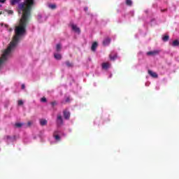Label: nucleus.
<instances>
[{
	"mask_svg": "<svg viewBox=\"0 0 179 179\" xmlns=\"http://www.w3.org/2000/svg\"><path fill=\"white\" fill-rule=\"evenodd\" d=\"M61 48H62L61 44H57L56 45V51H61Z\"/></svg>",
	"mask_w": 179,
	"mask_h": 179,
	"instance_id": "4468645a",
	"label": "nucleus"
},
{
	"mask_svg": "<svg viewBox=\"0 0 179 179\" xmlns=\"http://www.w3.org/2000/svg\"><path fill=\"white\" fill-rule=\"evenodd\" d=\"M10 31H12V29H10Z\"/></svg>",
	"mask_w": 179,
	"mask_h": 179,
	"instance_id": "2f4dec72",
	"label": "nucleus"
},
{
	"mask_svg": "<svg viewBox=\"0 0 179 179\" xmlns=\"http://www.w3.org/2000/svg\"><path fill=\"white\" fill-rule=\"evenodd\" d=\"M54 57L55 59H61L62 58V56L59 53H55Z\"/></svg>",
	"mask_w": 179,
	"mask_h": 179,
	"instance_id": "6e6552de",
	"label": "nucleus"
},
{
	"mask_svg": "<svg viewBox=\"0 0 179 179\" xmlns=\"http://www.w3.org/2000/svg\"><path fill=\"white\" fill-rule=\"evenodd\" d=\"M66 101H68V99L66 100Z\"/></svg>",
	"mask_w": 179,
	"mask_h": 179,
	"instance_id": "72a5a7b5",
	"label": "nucleus"
},
{
	"mask_svg": "<svg viewBox=\"0 0 179 179\" xmlns=\"http://www.w3.org/2000/svg\"><path fill=\"white\" fill-rule=\"evenodd\" d=\"M110 67V64L109 63H103L102 64V68L103 69H107Z\"/></svg>",
	"mask_w": 179,
	"mask_h": 179,
	"instance_id": "1a4fd4ad",
	"label": "nucleus"
},
{
	"mask_svg": "<svg viewBox=\"0 0 179 179\" xmlns=\"http://www.w3.org/2000/svg\"><path fill=\"white\" fill-rule=\"evenodd\" d=\"M148 73H149V75H150V76H152V78H157V73L153 72L152 71L149 70V71H148Z\"/></svg>",
	"mask_w": 179,
	"mask_h": 179,
	"instance_id": "423d86ee",
	"label": "nucleus"
},
{
	"mask_svg": "<svg viewBox=\"0 0 179 179\" xmlns=\"http://www.w3.org/2000/svg\"><path fill=\"white\" fill-rule=\"evenodd\" d=\"M24 103L22 100H19L18 101V106H23Z\"/></svg>",
	"mask_w": 179,
	"mask_h": 179,
	"instance_id": "6ab92c4d",
	"label": "nucleus"
},
{
	"mask_svg": "<svg viewBox=\"0 0 179 179\" xmlns=\"http://www.w3.org/2000/svg\"><path fill=\"white\" fill-rule=\"evenodd\" d=\"M40 124L42 127H44V125H47V120L45 119H41Z\"/></svg>",
	"mask_w": 179,
	"mask_h": 179,
	"instance_id": "0eeeda50",
	"label": "nucleus"
},
{
	"mask_svg": "<svg viewBox=\"0 0 179 179\" xmlns=\"http://www.w3.org/2000/svg\"><path fill=\"white\" fill-rule=\"evenodd\" d=\"M20 1V0H11L10 3H11V5H16V3H19Z\"/></svg>",
	"mask_w": 179,
	"mask_h": 179,
	"instance_id": "f8f14e48",
	"label": "nucleus"
},
{
	"mask_svg": "<svg viewBox=\"0 0 179 179\" xmlns=\"http://www.w3.org/2000/svg\"><path fill=\"white\" fill-rule=\"evenodd\" d=\"M39 19H41V15H38Z\"/></svg>",
	"mask_w": 179,
	"mask_h": 179,
	"instance_id": "c85d7f7f",
	"label": "nucleus"
},
{
	"mask_svg": "<svg viewBox=\"0 0 179 179\" xmlns=\"http://www.w3.org/2000/svg\"><path fill=\"white\" fill-rule=\"evenodd\" d=\"M25 2H34V0H26Z\"/></svg>",
	"mask_w": 179,
	"mask_h": 179,
	"instance_id": "a878e982",
	"label": "nucleus"
},
{
	"mask_svg": "<svg viewBox=\"0 0 179 179\" xmlns=\"http://www.w3.org/2000/svg\"><path fill=\"white\" fill-rule=\"evenodd\" d=\"M96 48H97V43L94 42L92 45L91 50L92 51H96Z\"/></svg>",
	"mask_w": 179,
	"mask_h": 179,
	"instance_id": "9d476101",
	"label": "nucleus"
},
{
	"mask_svg": "<svg viewBox=\"0 0 179 179\" xmlns=\"http://www.w3.org/2000/svg\"><path fill=\"white\" fill-rule=\"evenodd\" d=\"M64 118L66 120H69V117H71V113H69V112L65 110V111H64Z\"/></svg>",
	"mask_w": 179,
	"mask_h": 179,
	"instance_id": "39448f33",
	"label": "nucleus"
},
{
	"mask_svg": "<svg viewBox=\"0 0 179 179\" xmlns=\"http://www.w3.org/2000/svg\"><path fill=\"white\" fill-rule=\"evenodd\" d=\"M0 15H2V11H0Z\"/></svg>",
	"mask_w": 179,
	"mask_h": 179,
	"instance_id": "7c9ffc66",
	"label": "nucleus"
},
{
	"mask_svg": "<svg viewBox=\"0 0 179 179\" xmlns=\"http://www.w3.org/2000/svg\"><path fill=\"white\" fill-rule=\"evenodd\" d=\"M159 52V50H153V51L147 52V55H157Z\"/></svg>",
	"mask_w": 179,
	"mask_h": 179,
	"instance_id": "7ed1b4c3",
	"label": "nucleus"
},
{
	"mask_svg": "<svg viewBox=\"0 0 179 179\" xmlns=\"http://www.w3.org/2000/svg\"><path fill=\"white\" fill-rule=\"evenodd\" d=\"M6 1V0H0L1 3H5Z\"/></svg>",
	"mask_w": 179,
	"mask_h": 179,
	"instance_id": "5701e85b",
	"label": "nucleus"
},
{
	"mask_svg": "<svg viewBox=\"0 0 179 179\" xmlns=\"http://www.w3.org/2000/svg\"><path fill=\"white\" fill-rule=\"evenodd\" d=\"M55 138L56 139V141H59L61 139V137H59V136L58 135H55Z\"/></svg>",
	"mask_w": 179,
	"mask_h": 179,
	"instance_id": "aec40b11",
	"label": "nucleus"
},
{
	"mask_svg": "<svg viewBox=\"0 0 179 179\" xmlns=\"http://www.w3.org/2000/svg\"><path fill=\"white\" fill-rule=\"evenodd\" d=\"M173 47H178L179 45V41L178 40H176L173 42L172 43Z\"/></svg>",
	"mask_w": 179,
	"mask_h": 179,
	"instance_id": "9b49d317",
	"label": "nucleus"
},
{
	"mask_svg": "<svg viewBox=\"0 0 179 179\" xmlns=\"http://www.w3.org/2000/svg\"><path fill=\"white\" fill-rule=\"evenodd\" d=\"M31 124H33V122H27L28 127H30V125H31Z\"/></svg>",
	"mask_w": 179,
	"mask_h": 179,
	"instance_id": "393cba45",
	"label": "nucleus"
},
{
	"mask_svg": "<svg viewBox=\"0 0 179 179\" xmlns=\"http://www.w3.org/2000/svg\"><path fill=\"white\" fill-rule=\"evenodd\" d=\"M115 58H117V55H115L113 57L112 55H110V59L112 60V61H114V59H115Z\"/></svg>",
	"mask_w": 179,
	"mask_h": 179,
	"instance_id": "a211bd4d",
	"label": "nucleus"
},
{
	"mask_svg": "<svg viewBox=\"0 0 179 179\" xmlns=\"http://www.w3.org/2000/svg\"><path fill=\"white\" fill-rule=\"evenodd\" d=\"M8 15H12V13H13V11H12V10H8Z\"/></svg>",
	"mask_w": 179,
	"mask_h": 179,
	"instance_id": "b1692460",
	"label": "nucleus"
},
{
	"mask_svg": "<svg viewBox=\"0 0 179 179\" xmlns=\"http://www.w3.org/2000/svg\"><path fill=\"white\" fill-rule=\"evenodd\" d=\"M2 6V5H0V7Z\"/></svg>",
	"mask_w": 179,
	"mask_h": 179,
	"instance_id": "473e14b6",
	"label": "nucleus"
},
{
	"mask_svg": "<svg viewBox=\"0 0 179 179\" xmlns=\"http://www.w3.org/2000/svg\"><path fill=\"white\" fill-rule=\"evenodd\" d=\"M55 104H57V103H55V102H52V106H55Z\"/></svg>",
	"mask_w": 179,
	"mask_h": 179,
	"instance_id": "cd10ccee",
	"label": "nucleus"
},
{
	"mask_svg": "<svg viewBox=\"0 0 179 179\" xmlns=\"http://www.w3.org/2000/svg\"><path fill=\"white\" fill-rule=\"evenodd\" d=\"M66 65L67 66H69V67L72 66V64H71V62H66Z\"/></svg>",
	"mask_w": 179,
	"mask_h": 179,
	"instance_id": "412c9836",
	"label": "nucleus"
},
{
	"mask_svg": "<svg viewBox=\"0 0 179 179\" xmlns=\"http://www.w3.org/2000/svg\"><path fill=\"white\" fill-rule=\"evenodd\" d=\"M23 124L22 123H16L15 124V127H17V128H20L21 127H22Z\"/></svg>",
	"mask_w": 179,
	"mask_h": 179,
	"instance_id": "f3484780",
	"label": "nucleus"
},
{
	"mask_svg": "<svg viewBox=\"0 0 179 179\" xmlns=\"http://www.w3.org/2000/svg\"><path fill=\"white\" fill-rule=\"evenodd\" d=\"M126 3L129 6H131V5H132V1L131 0H126Z\"/></svg>",
	"mask_w": 179,
	"mask_h": 179,
	"instance_id": "2eb2a0df",
	"label": "nucleus"
},
{
	"mask_svg": "<svg viewBox=\"0 0 179 179\" xmlns=\"http://www.w3.org/2000/svg\"><path fill=\"white\" fill-rule=\"evenodd\" d=\"M63 122H64L62 120V116H61V115H57V125H62Z\"/></svg>",
	"mask_w": 179,
	"mask_h": 179,
	"instance_id": "f03ea898",
	"label": "nucleus"
},
{
	"mask_svg": "<svg viewBox=\"0 0 179 179\" xmlns=\"http://www.w3.org/2000/svg\"><path fill=\"white\" fill-rule=\"evenodd\" d=\"M85 10H87V8H85Z\"/></svg>",
	"mask_w": 179,
	"mask_h": 179,
	"instance_id": "c756f323",
	"label": "nucleus"
},
{
	"mask_svg": "<svg viewBox=\"0 0 179 179\" xmlns=\"http://www.w3.org/2000/svg\"><path fill=\"white\" fill-rule=\"evenodd\" d=\"M48 7L50 9H55V8H57V5H55V4H49Z\"/></svg>",
	"mask_w": 179,
	"mask_h": 179,
	"instance_id": "ddd939ff",
	"label": "nucleus"
},
{
	"mask_svg": "<svg viewBox=\"0 0 179 179\" xmlns=\"http://www.w3.org/2000/svg\"><path fill=\"white\" fill-rule=\"evenodd\" d=\"M70 26L72 29V30H73V31H75L76 33H78L79 34V33H80V29H79V27H78V26L73 23L70 24Z\"/></svg>",
	"mask_w": 179,
	"mask_h": 179,
	"instance_id": "f257e3e1",
	"label": "nucleus"
},
{
	"mask_svg": "<svg viewBox=\"0 0 179 179\" xmlns=\"http://www.w3.org/2000/svg\"><path fill=\"white\" fill-rule=\"evenodd\" d=\"M163 41H168L169 36H165L162 38Z\"/></svg>",
	"mask_w": 179,
	"mask_h": 179,
	"instance_id": "dca6fc26",
	"label": "nucleus"
},
{
	"mask_svg": "<svg viewBox=\"0 0 179 179\" xmlns=\"http://www.w3.org/2000/svg\"><path fill=\"white\" fill-rule=\"evenodd\" d=\"M25 87H25L24 84H22V89L24 90Z\"/></svg>",
	"mask_w": 179,
	"mask_h": 179,
	"instance_id": "bb28decb",
	"label": "nucleus"
},
{
	"mask_svg": "<svg viewBox=\"0 0 179 179\" xmlns=\"http://www.w3.org/2000/svg\"><path fill=\"white\" fill-rule=\"evenodd\" d=\"M41 101H42L43 103H45V101H47V99H45V97H43L41 98Z\"/></svg>",
	"mask_w": 179,
	"mask_h": 179,
	"instance_id": "4be33fe9",
	"label": "nucleus"
},
{
	"mask_svg": "<svg viewBox=\"0 0 179 179\" xmlns=\"http://www.w3.org/2000/svg\"><path fill=\"white\" fill-rule=\"evenodd\" d=\"M110 41H111V39H110V38H106L103 40V45H108V44H110Z\"/></svg>",
	"mask_w": 179,
	"mask_h": 179,
	"instance_id": "20e7f679",
	"label": "nucleus"
}]
</instances>
